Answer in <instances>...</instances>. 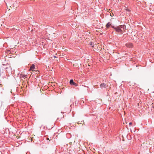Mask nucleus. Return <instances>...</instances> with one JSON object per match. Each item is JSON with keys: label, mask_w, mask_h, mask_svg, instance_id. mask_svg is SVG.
I'll list each match as a JSON object with an SVG mask.
<instances>
[{"label": "nucleus", "mask_w": 154, "mask_h": 154, "mask_svg": "<svg viewBox=\"0 0 154 154\" xmlns=\"http://www.w3.org/2000/svg\"><path fill=\"white\" fill-rule=\"evenodd\" d=\"M111 27L112 28L114 29L117 32L121 34L122 33V30L121 29H119L118 26L115 27L114 26H111Z\"/></svg>", "instance_id": "f257e3e1"}, {"label": "nucleus", "mask_w": 154, "mask_h": 154, "mask_svg": "<svg viewBox=\"0 0 154 154\" xmlns=\"http://www.w3.org/2000/svg\"><path fill=\"white\" fill-rule=\"evenodd\" d=\"M126 46L128 48H131L133 47V45L131 43H128L126 44Z\"/></svg>", "instance_id": "f03ea898"}, {"label": "nucleus", "mask_w": 154, "mask_h": 154, "mask_svg": "<svg viewBox=\"0 0 154 154\" xmlns=\"http://www.w3.org/2000/svg\"><path fill=\"white\" fill-rule=\"evenodd\" d=\"M35 69V66L34 64H32V66H31L30 68L29 69V70H32V71H33V70Z\"/></svg>", "instance_id": "7ed1b4c3"}, {"label": "nucleus", "mask_w": 154, "mask_h": 154, "mask_svg": "<svg viewBox=\"0 0 154 154\" xmlns=\"http://www.w3.org/2000/svg\"><path fill=\"white\" fill-rule=\"evenodd\" d=\"M106 84L105 83H102L100 85V87L101 88H105Z\"/></svg>", "instance_id": "20e7f679"}, {"label": "nucleus", "mask_w": 154, "mask_h": 154, "mask_svg": "<svg viewBox=\"0 0 154 154\" xmlns=\"http://www.w3.org/2000/svg\"><path fill=\"white\" fill-rule=\"evenodd\" d=\"M112 26L111 25V23L109 22L106 25V26L107 28H109L110 26Z\"/></svg>", "instance_id": "39448f33"}, {"label": "nucleus", "mask_w": 154, "mask_h": 154, "mask_svg": "<svg viewBox=\"0 0 154 154\" xmlns=\"http://www.w3.org/2000/svg\"><path fill=\"white\" fill-rule=\"evenodd\" d=\"M118 27L120 29H121V28L124 29V27L125 28L126 27L125 26V25H123V26L122 25H120L118 26Z\"/></svg>", "instance_id": "423d86ee"}, {"label": "nucleus", "mask_w": 154, "mask_h": 154, "mask_svg": "<svg viewBox=\"0 0 154 154\" xmlns=\"http://www.w3.org/2000/svg\"><path fill=\"white\" fill-rule=\"evenodd\" d=\"M74 82H73V79L70 80L69 82V83L71 85H72V84H74Z\"/></svg>", "instance_id": "0eeeda50"}, {"label": "nucleus", "mask_w": 154, "mask_h": 154, "mask_svg": "<svg viewBox=\"0 0 154 154\" xmlns=\"http://www.w3.org/2000/svg\"><path fill=\"white\" fill-rule=\"evenodd\" d=\"M20 77L21 78H24L26 77L27 76V75H23V74H21L20 75Z\"/></svg>", "instance_id": "6e6552de"}, {"label": "nucleus", "mask_w": 154, "mask_h": 154, "mask_svg": "<svg viewBox=\"0 0 154 154\" xmlns=\"http://www.w3.org/2000/svg\"><path fill=\"white\" fill-rule=\"evenodd\" d=\"M125 10L127 11L130 12L131 11V10L129 9H128L127 8H125Z\"/></svg>", "instance_id": "1a4fd4ad"}, {"label": "nucleus", "mask_w": 154, "mask_h": 154, "mask_svg": "<svg viewBox=\"0 0 154 154\" xmlns=\"http://www.w3.org/2000/svg\"><path fill=\"white\" fill-rule=\"evenodd\" d=\"M72 85H75V86H77V84L74 82V84H72Z\"/></svg>", "instance_id": "9d476101"}, {"label": "nucleus", "mask_w": 154, "mask_h": 154, "mask_svg": "<svg viewBox=\"0 0 154 154\" xmlns=\"http://www.w3.org/2000/svg\"><path fill=\"white\" fill-rule=\"evenodd\" d=\"M90 45H91V46H92V47H93V46H94V45H92V42H91V43L90 44Z\"/></svg>", "instance_id": "9b49d317"}, {"label": "nucleus", "mask_w": 154, "mask_h": 154, "mask_svg": "<svg viewBox=\"0 0 154 154\" xmlns=\"http://www.w3.org/2000/svg\"><path fill=\"white\" fill-rule=\"evenodd\" d=\"M132 123L131 122H129V125H131V124H132Z\"/></svg>", "instance_id": "f8f14e48"}, {"label": "nucleus", "mask_w": 154, "mask_h": 154, "mask_svg": "<svg viewBox=\"0 0 154 154\" xmlns=\"http://www.w3.org/2000/svg\"><path fill=\"white\" fill-rule=\"evenodd\" d=\"M152 104H153V105L152 106V107L154 108V103H153Z\"/></svg>", "instance_id": "ddd939ff"}, {"label": "nucleus", "mask_w": 154, "mask_h": 154, "mask_svg": "<svg viewBox=\"0 0 154 154\" xmlns=\"http://www.w3.org/2000/svg\"><path fill=\"white\" fill-rule=\"evenodd\" d=\"M47 140H49V138H48L47 139Z\"/></svg>", "instance_id": "4468645a"}, {"label": "nucleus", "mask_w": 154, "mask_h": 154, "mask_svg": "<svg viewBox=\"0 0 154 154\" xmlns=\"http://www.w3.org/2000/svg\"><path fill=\"white\" fill-rule=\"evenodd\" d=\"M54 57H56V56H54Z\"/></svg>", "instance_id": "2eb2a0df"}]
</instances>
